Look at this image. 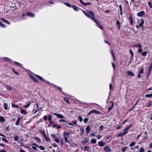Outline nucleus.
Returning <instances> with one entry per match:
<instances>
[{"label": "nucleus", "instance_id": "34", "mask_svg": "<svg viewBox=\"0 0 152 152\" xmlns=\"http://www.w3.org/2000/svg\"><path fill=\"white\" fill-rule=\"evenodd\" d=\"M0 26L2 28H5V26L1 21H0Z\"/></svg>", "mask_w": 152, "mask_h": 152}, {"label": "nucleus", "instance_id": "24", "mask_svg": "<svg viewBox=\"0 0 152 152\" xmlns=\"http://www.w3.org/2000/svg\"><path fill=\"white\" fill-rule=\"evenodd\" d=\"M5 121V119L4 118V117L2 116H1L0 117V122H3Z\"/></svg>", "mask_w": 152, "mask_h": 152}, {"label": "nucleus", "instance_id": "53", "mask_svg": "<svg viewBox=\"0 0 152 152\" xmlns=\"http://www.w3.org/2000/svg\"><path fill=\"white\" fill-rule=\"evenodd\" d=\"M52 119V116L51 115H49L48 116L49 121H51Z\"/></svg>", "mask_w": 152, "mask_h": 152}, {"label": "nucleus", "instance_id": "1", "mask_svg": "<svg viewBox=\"0 0 152 152\" xmlns=\"http://www.w3.org/2000/svg\"><path fill=\"white\" fill-rule=\"evenodd\" d=\"M84 13L88 18H90L91 19L93 20L97 24V26L101 29H103V28L102 26L100 24L99 21L95 19V17L94 12H93L87 10V11L88 13H89L91 16H90L84 10H82Z\"/></svg>", "mask_w": 152, "mask_h": 152}, {"label": "nucleus", "instance_id": "60", "mask_svg": "<svg viewBox=\"0 0 152 152\" xmlns=\"http://www.w3.org/2000/svg\"><path fill=\"white\" fill-rule=\"evenodd\" d=\"M91 4V3H89V2H88V3H85L84 5V6H87V5H90Z\"/></svg>", "mask_w": 152, "mask_h": 152}, {"label": "nucleus", "instance_id": "12", "mask_svg": "<svg viewBox=\"0 0 152 152\" xmlns=\"http://www.w3.org/2000/svg\"><path fill=\"white\" fill-rule=\"evenodd\" d=\"M133 46L134 47H136L137 48H141L142 47V46L141 44L138 43V44H137L133 45Z\"/></svg>", "mask_w": 152, "mask_h": 152}, {"label": "nucleus", "instance_id": "48", "mask_svg": "<svg viewBox=\"0 0 152 152\" xmlns=\"http://www.w3.org/2000/svg\"><path fill=\"white\" fill-rule=\"evenodd\" d=\"M130 53L131 54V55L132 56V58L133 57H134V53H133V52L132 50H130Z\"/></svg>", "mask_w": 152, "mask_h": 152}, {"label": "nucleus", "instance_id": "55", "mask_svg": "<svg viewBox=\"0 0 152 152\" xmlns=\"http://www.w3.org/2000/svg\"><path fill=\"white\" fill-rule=\"evenodd\" d=\"M152 69V63L151 64V65L149 66V70L150 71H151Z\"/></svg>", "mask_w": 152, "mask_h": 152}, {"label": "nucleus", "instance_id": "44", "mask_svg": "<svg viewBox=\"0 0 152 152\" xmlns=\"http://www.w3.org/2000/svg\"><path fill=\"white\" fill-rule=\"evenodd\" d=\"M109 87H110V90H113V86L112 84H111V83L109 85Z\"/></svg>", "mask_w": 152, "mask_h": 152}, {"label": "nucleus", "instance_id": "54", "mask_svg": "<svg viewBox=\"0 0 152 152\" xmlns=\"http://www.w3.org/2000/svg\"><path fill=\"white\" fill-rule=\"evenodd\" d=\"M59 121L60 122H66V123H68V121H66L64 119L59 120Z\"/></svg>", "mask_w": 152, "mask_h": 152}, {"label": "nucleus", "instance_id": "39", "mask_svg": "<svg viewBox=\"0 0 152 152\" xmlns=\"http://www.w3.org/2000/svg\"><path fill=\"white\" fill-rule=\"evenodd\" d=\"M138 51L139 53H141L142 51V47L141 48H139V49L138 50Z\"/></svg>", "mask_w": 152, "mask_h": 152}, {"label": "nucleus", "instance_id": "38", "mask_svg": "<svg viewBox=\"0 0 152 152\" xmlns=\"http://www.w3.org/2000/svg\"><path fill=\"white\" fill-rule=\"evenodd\" d=\"M145 150L143 147H141L139 150V152H144Z\"/></svg>", "mask_w": 152, "mask_h": 152}, {"label": "nucleus", "instance_id": "37", "mask_svg": "<svg viewBox=\"0 0 152 152\" xmlns=\"http://www.w3.org/2000/svg\"><path fill=\"white\" fill-rule=\"evenodd\" d=\"M6 138H5L4 137H2V141H4V142L7 143L8 142V141L6 139Z\"/></svg>", "mask_w": 152, "mask_h": 152}, {"label": "nucleus", "instance_id": "23", "mask_svg": "<svg viewBox=\"0 0 152 152\" xmlns=\"http://www.w3.org/2000/svg\"><path fill=\"white\" fill-rule=\"evenodd\" d=\"M20 117H19L18 118L15 123V124L16 125L18 126L19 125V122L20 121Z\"/></svg>", "mask_w": 152, "mask_h": 152}, {"label": "nucleus", "instance_id": "14", "mask_svg": "<svg viewBox=\"0 0 152 152\" xmlns=\"http://www.w3.org/2000/svg\"><path fill=\"white\" fill-rule=\"evenodd\" d=\"M0 20L2 22L6 23L8 24L9 25H10V22L7 20L3 18H1Z\"/></svg>", "mask_w": 152, "mask_h": 152}, {"label": "nucleus", "instance_id": "21", "mask_svg": "<svg viewBox=\"0 0 152 152\" xmlns=\"http://www.w3.org/2000/svg\"><path fill=\"white\" fill-rule=\"evenodd\" d=\"M64 4L65 5L69 7H72V6L69 2H64Z\"/></svg>", "mask_w": 152, "mask_h": 152}, {"label": "nucleus", "instance_id": "26", "mask_svg": "<svg viewBox=\"0 0 152 152\" xmlns=\"http://www.w3.org/2000/svg\"><path fill=\"white\" fill-rule=\"evenodd\" d=\"M14 63L16 64L19 67H21L22 66V65L20 63L16 61L14 62Z\"/></svg>", "mask_w": 152, "mask_h": 152}, {"label": "nucleus", "instance_id": "46", "mask_svg": "<svg viewBox=\"0 0 152 152\" xmlns=\"http://www.w3.org/2000/svg\"><path fill=\"white\" fill-rule=\"evenodd\" d=\"M78 118H79V120L80 122H82L83 121V118L82 117L80 116H79L78 117Z\"/></svg>", "mask_w": 152, "mask_h": 152}, {"label": "nucleus", "instance_id": "32", "mask_svg": "<svg viewBox=\"0 0 152 152\" xmlns=\"http://www.w3.org/2000/svg\"><path fill=\"white\" fill-rule=\"evenodd\" d=\"M148 53L147 51H145L142 53V55L143 56H145Z\"/></svg>", "mask_w": 152, "mask_h": 152}, {"label": "nucleus", "instance_id": "61", "mask_svg": "<svg viewBox=\"0 0 152 152\" xmlns=\"http://www.w3.org/2000/svg\"><path fill=\"white\" fill-rule=\"evenodd\" d=\"M139 147V146H138V145L136 146H135L134 147V150H135L136 149H138Z\"/></svg>", "mask_w": 152, "mask_h": 152}, {"label": "nucleus", "instance_id": "43", "mask_svg": "<svg viewBox=\"0 0 152 152\" xmlns=\"http://www.w3.org/2000/svg\"><path fill=\"white\" fill-rule=\"evenodd\" d=\"M129 19H130V22H131V25H132L133 24V20H132V16H131L129 18Z\"/></svg>", "mask_w": 152, "mask_h": 152}, {"label": "nucleus", "instance_id": "2", "mask_svg": "<svg viewBox=\"0 0 152 152\" xmlns=\"http://www.w3.org/2000/svg\"><path fill=\"white\" fill-rule=\"evenodd\" d=\"M70 133L67 132H64L63 133V137L66 142L69 143L68 139L69 138Z\"/></svg>", "mask_w": 152, "mask_h": 152}, {"label": "nucleus", "instance_id": "29", "mask_svg": "<svg viewBox=\"0 0 152 152\" xmlns=\"http://www.w3.org/2000/svg\"><path fill=\"white\" fill-rule=\"evenodd\" d=\"M97 142V141L96 139H93L91 140V142L92 143L95 144Z\"/></svg>", "mask_w": 152, "mask_h": 152}, {"label": "nucleus", "instance_id": "16", "mask_svg": "<svg viewBox=\"0 0 152 152\" xmlns=\"http://www.w3.org/2000/svg\"><path fill=\"white\" fill-rule=\"evenodd\" d=\"M72 7L73 8L74 10L76 11H78L80 9V8L76 6L72 5Z\"/></svg>", "mask_w": 152, "mask_h": 152}, {"label": "nucleus", "instance_id": "3", "mask_svg": "<svg viewBox=\"0 0 152 152\" xmlns=\"http://www.w3.org/2000/svg\"><path fill=\"white\" fill-rule=\"evenodd\" d=\"M51 136L53 138V139L54 140V141H55L56 142L58 143H60V139L59 138H58L56 136L53 134H51Z\"/></svg>", "mask_w": 152, "mask_h": 152}, {"label": "nucleus", "instance_id": "52", "mask_svg": "<svg viewBox=\"0 0 152 152\" xmlns=\"http://www.w3.org/2000/svg\"><path fill=\"white\" fill-rule=\"evenodd\" d=\"M96 137L98 139H99L102 137V136L101 135H98L96 136Z\"/></svg>", "mask_w": 152, "mask_h": 152}, {"label": "nucleus", "instance_id": "59", "mask_svg": "<svg viewBox=\"0 0 152 152\" xmlns=\"http://www.w3.org/2000/svg\"><path fill=\"white\" fill-rule=\"evenodd\" d=\"M148 5L149 7H150L151 8H152V4L151 2H148Z\"/></svg>", "mask_w": 152, "mask_h": 152}, {"label": "nucleus", "instance_id": "41", "mask_svg": "<svg viewBox=\"0 0 152 152\" xmlns=\"http://www.w3.org/2000/svg\"><path fill=\"white\" fill-rule=\"evenodd\" d=\"M88 142V139H87V138H86V140L82 141L81 142L82 143L84 144V143H85L86 142Z\"/></svg>", "mask_w": 152, "mask_h": 152}, {"label": "nucleus", "instance_id": "56", "mask_svg": "<svg viewBox=\"0 0 152 152\" xmlns=\"http://www.w3.org/2000/svg\"><path fill=\"white\" fill-rule=\"evenodd\" d=\"M18 137L17 136H15L14 137V140L15 141H17L18 140Z\"/></svg>", "mask_w": 152, "mask_h": 152}, {"label": "nucleus", "instance_id": "28", "mask_svg": "<svg viewBox=\"0 0 152 152\" xmlns=\"http://www.w3.org/2000/svg\"><path fill=\"white\" fill-rule=\"evenodd\" d=\"M110 102L112 103V106L109 108L108 112H109L114 107V104H113V102Z\"/></svg>", "mask_w": 152, "mask_h": 152}, {"label": "nucleus", "instance_id": "20", "mask_svg": "<svg viewBox=\"0 0 152 152\" xmlns=\"http://www.w3.org/2000/svg\"><path fill=\"white\" fill-rule=\"evenodd\" d=\"M34 140H37V142L39 143H40L41 142V139L37 137H35L34 138Z\"/></svg>", "mask_w": 152, "mask_h": 152}, {"label": "nucleus", "instance_id": "18", "mask_svg": "<svg viewBox=\"0 0 152 152\" xmlns=\"http://www.w3.org/2000/svg\"><path fill=\"white\" fill-rule=\"evenodd\" d=\"M27 104L24 107V108H25L27 107H29L31 104V102H27L26 103Z\"/></svg>", "mask_w": 152, "mask_h": 152}, {"label": "nucleus", "instance_id": "31", "mask_svg": "<svg viewBox=\"0 0 152 152\" xmlns=\"http://www.w3.org/2000/svg\"><path fill=\"white\" fill-rule=\"evenodd\" d=\"M111 54H112V55L113 56V58L114 59V61H115V55L114 54V53H113V51L112 50H111Z\"/></svg>", "mask_w": 152, "mask_h": 152}, {"label": "nucleus", "instance_id": "58", "mask_svg": "<svg viewBox=\"0 0 152 152\" xmlns=\"http://www.w3.org/2000/svg\"><path fill=\"white\" fill-rule=\"evenodd\" d=\"M152 105V102H149L148 105V107H150Z\"/></svg>", "mask_w": 152, "mask_h": 152}, {"label": "nucleus", "instance_id": "63", "mask_svg": "<svg viewBox=\"0 0 152 152\" xmlns=\"http://www.w3.org/2000/svg\"><path fill=\"white\" fill-rule=\"evenodd\" d=\"M144 72V70L143 69H141L140 70V73H143Z\"/></svg>", "mask_w": 152, "mask_h": 152}, {"label": "nucleus", "instance_id": "25", "mask_svg": "<svg viewBox=\"0 0 152 152\" xmlns=\"http://www.w3.org/2000/svg\"><path fill=\"white\" fill-rule=\"evenodd\" d=\"M4 109L6 110L8 109V105L6 103H4Z\"/></svg>", "mask_w": 152, "mask_h": 152}, {"label": "nucleus", "instance_id": "36", "mask_svg": "<svg viewBox=\"0 0 152 152\" xmlns=\"http://www.w3.org/2000/svg\"><path fill=\"white\" fill-rule=\"evenodd\" d=\"M135 142H132L129 145L130 146L132 147L134 146L135 144Z\"/></svg>", "mask_w": 152, "mask_h": 152}, {"label": "nucleus", "instance_id": "27", "mask_svg": "<svg viewBox=\"0 0 152 152\" xmlns=\"http://www.w3.org/2000/svg\"><path fill=\"white\" fill-rule=\"evenodd\" d=\"M37 147L39 148L42 150H44L45 149V148L44 147L41 145L38 146H38H37Z\"/></svg>", "mask_w": 152, "mask_h": 152}, {"label": "nucleus", "instance_id": "9", "mask_svg": "<svg viewBox=\"0 0 152 152\" xmlns=\"http://www.w3.org/2000/svg\"><path fill=\"white\" fill-rule=\"evenodd\" d=\"M35 76L36 77H37V78H38L39 79L43 81L45 83H48L46 81H45L44 79L41 76L38 75H36Z\"/></svg>", "mask_w": 152, "mask_h": 152}, {"label": "nucleus", "instance_id": "17", "mask_svg": "<svg viewBox=\"0 0 152 152\" xmlns=\"http://www.w3.org/2000/svg\"><path fill=\"white\" fill-rule=\"evenodd\" d=\"M104 143L105 142H98V145L99 146L103 147L104 145Z\"/></svg>", "mask_w": 152, "mask_h": 152}, {"label": "nucleus", "instance_id": "11", "mask_svg": "<svg viewBox=\"0 0 152 152\" xmlns=\"http://www.w3.org/2000/svg\"><path fill=\"white\" fill-rule=\"evenodd\" d=\"M145 14V12L144 11H142L138 12L137 14V16L139 17H142Z\"/></svg>", "mask_w": 152, "mask_h": 152}, {"label": "nucleus", "instance_id": "22", "mask_svg": "<svg viewBox=\"0 0 152 152\" xmlns=\"http://www.w3.org/2000/svg\"><path fill=\"white\" fill-rule=\"evenodd\" d=\"M86 130L87 132V134H88L90 132V126H87L86 128Z\"/></svg>", "mask_w": 152, "mask_h": 152}, {"label": "nucleus", "instance_id": "19", "mask_svg": "<svg viewBox=\"0 0 152 152\" xmlns=\"http://www.w3.org/2000/svg\"><path fill=\"white\" fill-rule=\"evenodd\" d=\"M127 73L128 74L129 76H134V74L133 73V72L131 71H128L127 72Z\"/></svg>", "mask_w": 152, "mask_h": 152}, {"label": "nucleus", "instance_id": "57", "mask_svg": "<svg viewBox=\"0 0 152 152\" xmlns=\"http://www.w3.org/2000/svg\"><path fill=\"white\" fill-rule=\"evenodd\" d=\"M33 80L36 82H38V80L35 78L34 77V78H33Z\"/></svg>", "mask_w": 152, "mask_h": 152}, {"label": "nucleus", "instance_id": "13", "mask_svg": "<svg viewBox=\"0 0 152 152\" xmlns=\"http://www.w3.org/2000/svg\"><path fill=\"white\" fill-rule=\"evenodd\" d=\"M20 113L23 115H25L27 114V112L26 111H25L24 110L22 109H20Z\"/></svg>", "mask_w": 152, "mask_h": 152}, {"label": "nucleus", "instance_id": "6", "mask_svg": "<svg viewBox=\"0 0 152 152\" xmlns=\"http://www.w3.org/2000/svg\"><path fill=\"white\" fill-rule=\"evenodd\" d=\"M72 123H68V124L72 126H76L77 125V121L76 120L72 121Z\"/></svg>", "mask_w": 152, "mask_h": 152}, {"label": "nucleus", "instance_id": "42", "mask_svg": "<svg viewBox=\"0 0 152 152\" xmlns=\"http://www.w3.org/2000/svg\"><path fill=\"white\" fill-rule=\"evenodd\" d=\"M64 100L65 101H66L67 103H69V102L68 100V99L66 97H65L64 98Z\"/></svg>", "mask_w": 152, "mask_h": 152}, {"label": "nucleus", "instance_id": "33", "mask_svg": "<svg viewBox=\"0 0 152 152\" xmlns=\"http://www.w3.org/2000/svg\"><path fill=\"white\" fill-rule=\"evenodd\" d=\"M11 105H12V107L16 108H18V106L17 105L14 104L12 103L11 104Z\"/></svg>", "mask_w": 152, "mask_h": 152}, {"label": "nucleus", "instance_id": "15", "mask_svg": "<svg viewBox=\"0 0 152 152\" xmlns=\"http://www.w3.org/2000/svg\"><path fill=\"white\" fill-rule=\"evenodd\" d=\"M26 15L31 17H34L35 16L34 14L30 12H27L26 13Z\"/></svg>", "mask_w": 152, "mask_h": 152}, {"label": "nucleus", "instance_id": "49", "mask_svg": "<svg viewBox=\"0 0 152 152\" xmlns=\"http://www.w3.org/2000/svg\"><path fill=\"white\" fill-rule=\"evenodd\" d=\"M88 121V118H86L84 119V122L85 123H87Z\"/></svg>", "mask_w": 152, "mask_h": 152}, {"label": "nucleus", "instance_id": "8", "mask_svg": "<svg viewBox=\"0 0 152 152\" xmlns=\"http://www.w3.org/2000/svg\"><path fill=\"white\" fill-rule=\"evenodd\" d=\"M95 113L96 114H100V113L98 111L95 110H93L90 111L88 114V115H89L92 113Z\"/></svg>", "mask_w": 152, "mask_h": 152}, {"label": "nucleus", "instance_id": "62", "mask_svg": "<svg viewBox=\"0 0 152 152\" xmlns=\"http://www.w3.org/2000/svg\"><path fill=\"white\" fill-rule=\"evenodd\" d=\"M44 119L45 120H47L48 119V116L47 115H45L44 117Z\"/></svg>", "mask_w": 152, "mask_h": 152}, {"label": "nucleus", "instance_id": "5", "mask_svg": "<svg viewBox=\"0 0 152 152\" xmlns=\"http://www.w3.org/2000/svg\"><path fill=\"white\" fill-rule=\"evenodd\" d=\"M138 23H139L140 26H143V24L144 23V20L143 19H141L140 20H138Z\"/></svg>", "mask_w": 152, "mask_h": 152}, {"label": "nucleus", "instance_id": "50", "mask_svg": "<svg viewBox=\"0 0 152 152\" xmlns=\"http://www.w3.org/2000/svg\"><path fill=\"white\" fill-rule=\"evenodd\" d=\"M128 148L127 147H125L124 148H123L122 149V151L123 152H124L125 150H126V149Z\"/></svg>", "mask_w": 152, "mask_h": 152}, {"label": "nucleus", "instance_id": "51", "mask_svg": "<svg viewBox=\"0 0 152 152\" xmlns=\"http://www.w3.org/2000/svg\"><path fill=\"white\" fill-rule=\"evenodd\" d=\"M6 88L8 90H10L12 89V88H11V87H10V86H6Z\"/></svg>", "mask_w": 152, "mask_h": 152}, {"label": "nucleus", "instance_id": "64", "mask_svg": "<svg viewBox=\"0 0 152 152\" xmlns=\"http://www.w3.org/2000/svg\"><path fill=\"white\" fill-rule=\"evenodd\" d=\"M151 90H152V87H151V88H148L147 90V91H150Z\"/></svg>", "mask_w": 152, "mask_h": 152}, {"label": "nucleus", "instance_id": "47", "mask_svg": "<svg viewBox=\"0 0 152 152\" xmlns=\"http://www.w3.org/2000/svg\"><path fill=\"white\" fill-rule=\"evenodd\" d=\"M145 96L147 97H152V94H146Z\"/></svg>", "mask_w": 152, "mask_h": 152}, {"label": "nucleus", "instance_id": "45", "mask_svg": "<svg viewBox=\"0 0 152 152\" xmlns=\"http://www.w3.org/2000/svg\"><path fill=\"white\" fill-rule=\"evenodd\" d=\"M125 134H124V133H120L118 134V137H120L121 136H123V135H125Z\"/></svg>", "mask_w": 152, "mask_h": 152}, {"label": "nucleus", "instance_id": "40", "mask_svg": "<svg viewBox=\"0 0 152 152\" xmlns=\"http://www.w3.org/2000/svg\"><path fill=\"white\" fill-rule=\"evenodd\" d=\"M89 149V147L88 146H86L84 147L85 151H88Z\"/></svg>", "mask_w": 152, "mask_h": 152}, {"label": "nucleus", "instance_id": "35", "mask_svg": "<svg viewBox=\"0 0 152 152\" xmlns=\"http://www.w3.org/2000/svg\"><path fill=\"white\" fill-rule=\"evenodd\" d=\"M0 26L2 28H5V26L1 21H0Z\"/></svg>", "mask_w": 152, "mask_h": 152}, {"label": "nucleus", "instance_id": "4", "mask_svg": "<svg viewBox=\"0 0 152 152\" xmlns=\"http://www.w3.org/2000/svg\"><path fill=\"white\" fill-rule=\"evenodd\" d=\"M132 125L131 124L129 126L126 127L125 129L124 130V133L125 134H126L128 133V131L129 130L130 128L132 127Z\"/></svg>", "mask_w": 152, "mask_h": 152}, {"label": "nucleus", "instance_id": "7", "mask_svg": "<svg viewBox=\"0 0 152 152\" xmlns=\"http://www.w3.org/2000/svg\"><path fill=\"white\" fill-rule=\"evenodd\" d=\"M104 149L105 151L107 152H110L112 151L111 149L108 146H105Z\"/></svg>", "mask_w": 152, "mask_h": 152}, {"label": "nucleus", "instance_id": "30", "mask_svg": "<svg viewBox=\"0 0 152 152\" xmlns=\"http://www.w3.org/2000/svg\"><path fill=\"white\" fill-rule=\"evenodd\" d=\"M3 59H4L6 61H10V59L8 58H7L6 57H3Z\"/></svg>", "mask_w": 152, "mask_h": 152}, {"label": "nucleus", "instance_id": "10", "mask_svg": "<svg viewBox=\"0 0 152 152\" xmlns=\"http://www.w3.org/2000/svg\"><path fill=\"white\" fill-rule=\"evenodd\" d=\"M53 114L57 116V118H64V116L62 115L56 113H53Z\"/></svg>", "mask_w": 152, "mask_h": 152}]
</instances>
